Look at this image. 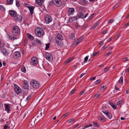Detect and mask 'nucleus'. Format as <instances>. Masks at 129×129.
Returning a JSON list of instances; mask_svg holds the SVG:
<instances>
[{"mask_svg":"<svg viewBox=\"0 0 129 129\" xmlns=\"http://www.w3.org/2000/svg\"><path fill=\"white\" fill-rule=\"evenodd\" d=\"M35 33L36 36L39 37H41L44 35L43 30L40 27H37L35 29Z\"/></svg>","mask_w":129,"mask_h":129,"instance_id":"f257e3e1","label":"nucleus"},{"mask_svg":"<svg viewBox=\"0 0 129 129\" xmlns=\"http://www.w3.org/2000/svg\"><path fill=\"white\" fill-rule=\"evenodd\" d=\"M11 33L13 35L16 36L18 35L20 33V29L17 26H13L12 27Z\"/></svg>","mask_w":129,"mask_h":129,"instance_id":"f03ea898","label":"nucleus"},{"mask_svg":"<svg viewBox=\"0 0 129 129\" xmlns=\"http://www.w3.org/2000/svg\"><path fill=\"white\" fill-rule=\"evenodd\" d=\"M30 83L32 87L34 88H38L40 86L39 83L38 81L33 80L30 81Z\"/></svg>","mask_w":129,"mask_h":129,"instance_id":"7ed1b4c3","label":"nucleus"},{"mask_svg":"<svg viewBox=\"0 0 129 129\" xmlns=\"http://www.w3.org/2000/svg\"><path fill=\"white\" fill-rule=\"evenodd\" d=\"M45 55L46 59L48 61H51L53 59V57L51 54L47 52H45Z\"/></svg>","mask_w":129,"mask_h":129,"instance_id":"20e7f679","label":"nucleus"},{"mask_svg":"<svg viewBox=\"0 0 129 129\" xmlns=\"http://www.w3.org/2000/svg\"><path fill=\"white\" fill-rule=\"evenodd\" d=\"M45 22L47 24H49L52 20V19L51 16L49 14L46 15L45 18Z\"/></svg>","mask_w":129,"mask_h":129,"instance_id":"39448f33","label":"nucleus"},{"mask_svg":"<svg viewBox=\"0 0 129 129\" xmlns=\"http://www.w3.org/2000/svg\"><path fill=\"white\" fill-rule=\"evenodd\" d=\"M38 62V59L36 57H33L31 59L30 63L32 65L35 66L37 64Z\"/></svg>","mask_w":129,"mask_h":129,"instance_id":"423d86ee","label":"nucleus"},{"mask_svg":"<svg viewBox=\"0 0 129 129\" xmlns=\"http://www.w3.org/2000/svg\"><path fill=\"white\" fill-rule=\"evenodd\" d=\"M53 3L56 6L60 7L62 5V3L60 0H52Z\"/></svg>","mask_w":129,"mask_h":129,"instance_id":"0eeeda50","label":"nucleus"},{"mask_svg":"<svg viewBox=\"0 0 129 129\" xmlns=\"http://www.w3.org/2000/svg\"><path fill=\"white\" fill-rule=\"evenodd\" d=\"M15 90L16 92L17 93H20L21 92V90L20 88L17 85H14Z\"/></svg>","mask_w":129,"mask_h":129,"instance_id":"6e6552de","label":"nucleus"},{"mask_svg":"<svg viewBox=\"0 0 129 129\" xmlns=\"http://www.w3.org/2000/svg\"><path fill=\"white\" fill-rule=\"evenodd\" d=\"M4 106L5 108V111L9 113V112L11 110V107L10 106L7 104H5Z\"/></svg>","mask_w":129,"mask_h":129,"instance_id":"1a4fd4ad","label":"nucleus"},{"mask_svg":"<svg viewBox=\"0 0 129 129\" xmlns=\"http://www.w3.org/2000/svg\"><path fill=\"white\" fill-rule=\"evenodd\" d=\"M16 20L17 21L21 22L22 20V17L20 15L16 14V15L15 17Z\"/></svg>","mask_w":129,"mask_h":129,"instance_id":"9d476101","label":"nucleus"},{"mask_svg":"<svg viewBox=\"0 0 129 129\" xmlns=\"http://www.w3.org/2000/svg\"><path fill=\"white\" fill-rule=\"evenodd\" d=\"M20 54L19 52L16 51L15 52L13 55V57L15 59L17 58L20 57Z\"/></svg>","mask_w":129,"mask_h":129,"instance_id":"9b49d317","label":"nucleus"},{"mask_svg":"<svg viewBox=\"0 0 129 129\" xmlns=\"http://www.w3.org/2000/svg\"><path fill=\"white\" fill-rule=\"evenodd\" d=\"M9 13L10 15L13 17H15L17 13L15 11L12 10H9Z\"/></svg>","mask_w":129,"mask_h":129,"instance_id":"f8f14e48","label":"nucleus"},{"mask_svg":"<svg viewBox=\"0 0 129 129\" xmlns=\"http://www.w3.org/2000/svg\"><path fill=\"white\" fill-rule=\"evenodd\" d=\"M74 9L73 8H69V9L68 13L70 15H73L74 13Z\"/></svg>","mask_w":129,"mask_h":129,"instance_id":"ddd939ff","label":"nucleus"},{"mask_svg":"<svg viewBox=\"0 0 129 129\" xmlns=\"http://www.w3.org/2000/svg\"><path fill=\"white\" fill-rule=\"evenodd\" d=\"M83 39V38L82 37H80L79 39H77L75 41V43L76 45H77Z\"/></svg>","mask_w":129,"mask_h":129,"instance_id":"4468645a","label":"nucleus"},{"mask_svg":"<svg viewBox=\"0 0 129 129\" xmlns=\"http://www.w3.org/2000/svg\"><path fill=\"white\" fill-rule=\"evenodd\" d=\"M77 19L76 16H72L70 17L69 19L70 21L72 22L76 20Z\"/></svg>","mask_w":129,"mask_h":129,"instance_id":"2eb2a0df","label":"nucleus"},{"mask_svg":"<svg viewBox=\"0 0 129 129\" xmlns=\"http://www.w3.org/2000/svg\"><path fill=\"white\" fill-rule=\"evenodd\" d=\"M27 38L31 40H33L34 39V38L29 34L28 33L27 34Z\"/></svg>","mask_w":129,"mask_h":129,"instance_id":"dca6fc26","label":"nucleus"},{"mask_svg":"<svg viewBox=\"0 0 129 129\" xmlns=\"http://www.w3.org/2000/svg\"><path fill=\"white\" fill-rule=\"evenodd\" d=\"M1 51L3 52V53L6 55H8L9 54L7 50L5 49H3L1 50Z\"/></svg>","mask_w":129,"mask_h":129,"instance_id":"f3484780","label":"nucleus"},{"mask_svg":"<svg viewBox=\"0 0 129 129\" xmlns=\"http://www.w3.org/2000/svg\"><path fill=\"white\" fill-rule=\"evenodd\" d=\"M23 87L24 88L27 89L28 88V84L26 82H24L22 84Z\"/></svg>","mask_w":129,"mask_h":129,"instance_id":"a211bd4d","label":"nucleus"},{"mask_svg":"<svg viewBox=\"0 0 129 129\" xmlns=\"http://www.w3.org/2000/svg\"><path fill=\"white\" fill-rule=\"evenodd\" d=\"M7 37L9 39H11L12 41H14L15 39H16V37H12L11 36H10V35L8 34H7Z\"/></svg>","mask_w":129,"mask_h":129,"instance_id":"6ab92c4d","label":"nucleus"},{"mask_svg":"<svg viewBox=\"0 0 129 129\" xmlns=\"http://www.w3.org/2000/svg\"><path fill=\"white\" fill-rule=\"evenodd\" d=\"M27 8L28 9L30 14H33V11L34 10V8L31 6H28Z\"/></svg>","mask_w":129,"mask_h":129,"instance_id":"aec40b11","label":"nucleus"},{"mask_svg":"<svg viewBox=\"0 0 129 129\" xmlns=\"http://www.w3.org/2000/svg\"><path fill=\"white\" fill-rule=\"evenodd\" d=\"M57 38L60 40H61L63 39V36L60 34H58L57 35Z\"/></svg>","mask_w":129,"mask_h":129,"instance_id":"412c9836","label":"nucleus"},{"mask_svg":"<svg viewBox=\"0 0 129 129\" xmlns=\"http://www.w3.org/2000/svg\"><path fill=\"white\" fill-rule=\"evenodd\" d=\"M106 113H106L105 114L109 118L111 119L112 117L111 114L108 111H107Z\"/></svg>","mask_w":129,"mask_h":129,"instance_id":"4be33fe9","label":"nucleus"},{"mask_svg":"<svg viewBox=\"0 0 129 129\" xmlns=\"http://www.w3.org/2000/svg\"><path fill=\"white\" fill-rule=\"evenodd\" d=\"M70 38L72 40H75V35L74 34H71L69 36Z\"/></svg>","mask_w":129,"mask_h":129,"instance_id":"5701e85b","label":"nucleus"},{"mask_svg":"<svg viewBox=\"0 0 129 129\" xmlns=\"http://www.w3.org/2000/svg\"><path fill=\"white\" fill-rule=\"evenodd\" d=\"M78 17L79 18H83L84 17V14L83 13H80L79 14Z\"/></svg>","mask_w":129,"mask_h":129,"instance_id":"b1692460","label":"nucleus"},{"mask_svg":"<svg viewBox=\"0 0 129 129\" xmlns=\"http://www.w3.org/2000/svg\"><path fill=\"white\" fill-rule=\"evenodd\" d=\"M109 104L114 109H115L116 107V106L113 104V103H109Z\"/></svg>","mask_w":129,"mask_h":129,"instance_id":"393cba45","label":"nucleus"},{"mask_svg":"<svg viewBox=\"0 0 129 129\" xmlns=\"http://www.w3.org/2000/svg\"><path fill=\"white\" fill-rule=\"evenodd\" d=\"M21 70L22 72L24 73H25L26 72V70L24 66H22L21 68Z\"/></svg>","mask_w":129,"mask_h":129,"instance_id":"a878e982","label":"nucleus"},{"mask_svg":"<svg viewBox=\"0 0 129 129\" xmlns=\"http://www.w3.org/2000/svg\"><path fill=\"white\" fill-rule=\"evenodd\" d=\"M73 58H71L68 59L67 61H66L65 62V63L66 64L71 61L73 59Z\"/></svg>","mask_w":129,"mask_h":129,"instance_id":"bb28decb","label":"nucleus"},{"mask_svg":"<svg viewBox=\"0 0 129 129\" xmlns=\"http://www.w3.org/2000/svg\"><path fill=\"white\" fill-rule=\"evenodd\" d=\"M36 2L40 6H41L42 5L41 0H36Z\"/></svg>","mask_w":129,"mask_h":129,"instance_id":"cd10ccee","label":"nucleus"},{"mask_svg":"<svg viewBox=\"0 0 129 129\" xmlns=\"http://www.w3.org/2000/svg\"><path fill=\"white\" fill-rule=\"evenodd\" d=\"M13 0H7V3L8 4H10L13 3Z\"/></svg>","mask_w":129,"mask_h":129,"instance_id":"c85d7f7f","label":"nucleus"},{"mask_svg":"<svg viewBox=\"0 0 129 129\" xmlns=\"http://www.w3.org/2000/svg\"><path fill=\"white\" fill-rule=\"evenodd\" d=\"M123 78L122 77H121L119 80V83L120 84H122L123 82Z\"/></svg>","mask_w":129,"mask_h":129,"instance_id":"c756f323","label":"nucleus"},{"mask_svg":"<svg viewBox=\"0 0 129 129\" xmlns=\"http://www.w3.org/2000/svg\"><path fill=\"white\" fill-rule=\"evenodd\" d=\"M100 24V22L99 21H98L96 22L95 24H94V26H95V27H97V26H98Z\"/></svg>","mask_w":129,"mask_h":129,"instance_id":"7c9ffc66","label":"nucleus"},{"mask_svg":"<svg viewBox=\"0 0 129 129\" xmlns=\"http://www.w3.org/2000/svg\"><path fill=\"white\" fill-rule=\"evenodd\" d=\"M35 41H36V42L39 45H41L42 44V43L41 41L40 40H39L37 39H36L35 40Z\"/></svg>","mask_w":129,"mask_h":129,"instance_id":"2f4dec72","label":"nucleus"},{"mask_svg":"<svg viewBox=\"0 0 129 129\" xmlns=\"http://www.w3.org/2000/svg\"><path fill=\"white\" fill-rule=\"evenodd\" d=\"M0 10L3 11H4L5 10V9L3 6L0 5Z\"/></svg>","mask_w":129,"mask_h":129,"instance_id":"473e14b6","label":"nucleus"},{"mask_svg":"<svg viewBox=\"0 0 129 129\" xmlns=\"http://www.w3.org/2000/svg\"><path fill=\"white\" fill-rule=\"evenodd\" d=\"M98 119L99 120H100V121L104 120L105 119L104 118H103V117H102V116H100L98 118Z\"/></svg>","mask_w":129,"mask_h":129,"instance_id":"72a5a7b5","label":"nucleus"},{"mask_svg":"<svg viewBox=\"0 0 129 129\" xmlns=\"http://www.w3.org/2000/svg\"><path fill=\"white\" fill-rule=\"evenodd\" d=\"M99 53L98 52H95L92 54V55L91 56V57H93L98 54Z\"/></svg>","mask_w":129,"mask_h":129,"instance_id":"f704fd0d","label":"nucleus"},{"mask_svg":"<svg viewBox=\"0 0 129 129\" xmlns=\"http://www.w3.org/2000/svg\"><path fill=\"white\" fill-rule=\"evenodd\" d=\"M93 125L94 126H99V124L96 123L95 122H94L93 123Z\"/></svg>","mask_w":129,"mask_h":129,"instance_id":"c9c22d12","label":"nucleus"},{"mask_svg":"<svg viewBox=\"0 0 129 129\" xmlns=\"http://www.w3.org/2000/svg\"><path fill=\"white\" fill-rule=\"evenodd\" d=\"M10 128V127L8 125H6L4 126V129H9Z\"/></svg>","mask_w":129,"mask_h":129,"instance_id":"e433bc0d","label":"nucleus"},{"mask_svg":"<svg viewBox=\"0 0 129 129\" xmlns=\"http://www.w3.org/2000/svg\"><path fill=\"white\" fill-rule=\"evenodd\" d=\"M56 43L59 46H61L62 45L61 43V40L59 42L58 41H57Z\"/></svg>","mask_w":129,"mask_h":129,"instance_id":"4c0bfd02","label":"nucleus"},{"mask_svg":"<svg viewBox=\"0 0 129 129\" xmlns=\"http://www.w3.org/2000/svg\"><path fill=\"white\" fill-rule=\"evenodd\" d=\"M27 39L26 38L25 39L23 43L24 45V46H25L27 45Z\"/></svg>","mask_w":129,"mask_h":129,"instance_id":"58836bf2","label":"nucleus"},{"mask_svg":"<svg viewBox=\"0 0 129 129\" xmlns=\"http://www.w3.org/2000/svg\"><path fill=\"white\" fill-rule=\"evenodd\" d=\"M16 6L17 7H19L20 6V5H19V2L18 1H16Z\"/></svg>","mask_w":129,"mask_h":129,"instance_id":"ea45409f","label":"nucleus"},{"mask_svg":"<svg viewBox=\"0 0 129 129\" xmlns=\"http://www.w3.org/2000/svg\"><path fill=\"white\" fill-rule=\"evenodd\" d=\"M94 14H93L92 15L90 16L88 18V19L89 20H90L92 19V18L94 17Z\"/></svg>","mask_w":129,"mask_h":129,"instance_id":"a19ab883","label":"nucleus"},{"mask_svg":"<svg viewBox=\"0 0 129 129\" xmlns=\"http://www.w3.org/2000/svg\"><path fill=\"white\" fill-rule=\"evenodd\" d=\"M88 56H87L84 58V61L85 62L88 60Z\"/></svg>","mask_w":129,"mask_h":129,"instance_id":"79ce46f5","label":"nucleus"},{"mask_svg":"<svg viewBox=\"0 0 129 129\" xmlns=\"http://www.w3.org/2000/svg\"><path fill=\"white\" fill-rule=\"evenodd\" d=\"M100 95V94L97 93L95 94L94 96V97H95L96 98L99 97Z\"/></svg>","mask_w":129,"mask_h":129,"instance_id":"37998d69","label":"nucleus"},{"mask_svg":"<svg viewBox=\"0 0 129 129\" xmlns=\"http://www.w3.org/2000/svg\"><path fill=\"white\" fill-rule=\"evenodd\" d=\"M114 21V20L113 19H111L109 20L108 23H112Z\"/></svg>","mask_w":129,"mask_h":129,"instance_id":"c03bdc74","label":"nucleus"},{"mask_svg":"<svg viewBox=\"0 0 129 129\" xmlns=\"http://www.w3.org/2000/svg\"><path fill=\"white\" fill-rule=\"evenodd\" d=\"M45 49L46 50L49 48V44H46Z\"/></svg>","mask_w":129,"mask_h":129,"instance_id":"a18cd8bd","label":"nucleus"},{"mask_svg":"<svg viewBox=\"0 0 129 129\" xmlns=\"http://www.w3.org/2000/svg\"><path fill=\"white\" fill-rule=\"evenodd\" d=\"M101 82V81L99 80H97L95 82V84H97Z\"/></svg>","mask_w":129,"mask_h":129,"instance_id":"49530a36","label":"nucleus"},{"mask_svg":"<svg viewBox=\"0 0 129 129\" xmlns=\"http://www.w3.org/2000/svg\"><path fill=\"white\" fill-rule=\"evenodd\" d=\"M85 90H84L82 91H81L80 93V94L81 95H82L84 94H85Z\"/></svg>","mask_w":129,"mask_h":129,"instance_id":"de8ad7c7","label":"nucleus"},{"mask_svg":"<svg viewBox=\"0 0 129 129\" xmlns=\"http://www.w3.org/2000/svg\"><path fill=\"white\" fill-rule=\"evenodd\" d=\"M69 112H67L66 113V114H64L63 116V118L65 117H66L69 114Z\"/></svg>","mask_w":129,"mask_h":129,"instance_id":"09e8293b","label":"nucleus"},{"mask_svg":"<svg viewBox=\"0 0 129 129\" xmlns=\"http://www.w3.org/2000/svg\"><path fill=\"white\" fill-rule=\"evenodd\" d=\"M109 69V67H107L104 69V72H106Z\"/></svg>","mask_w":129,"mask_h":129,"instance_id":"8fccbe9b","label":"nucleus"},{"mask_svg":"<svg viewBox=\"0 0 129 129\" xmlns=\"http://www.w3.org/2000/svg\"><path fill=\"white\" fill-rule=\"evenodd\" d=\"M106 88V86H103L101 87V90H104Z\"/></svg>","mask_w":129,"mask_h":129,"instance_id":"3c124183","label":"nucleus"},{"mask_svg":"<svg viewBox=\"0 0 129 129\" xmlns=\"http://www.w3.org/2000/svg\"><path fill=\"white\" fill-rule=\"evenodd\" d=\"M107 47V46H104L102 48L101 50H104Z\"/></svg>","mask_w":129,"mask_h":129,"instance_id":"603ef678","label":"nucleus"},{"mask_svg":"<svg viewBox=\"0 0 129 129\" xmlns=\"http://www.w3.org/2000/svg\"><path fill=\"white\" fill-rule=\"evenodd\" d=\"M121 103L122 101H119L117 103V105L119 106Z\"/></svg>","mask_w":129,"mask_h":129,"instance_id":"864d4df0","label":"nucleus"},{"mask_svg":"<svg viewBox=\"0 0 129 129\" xmlns=\"http://www.w3.org/2000/svg\"><path fill=\"white\" fill-rule=\"evenodd\" d=\"M43 111H44V110H43L42 111V109H41V113L40 114L41 115V117L42 116H44V115H43V116H42V112H43Z\"/></svg>","mask_w":129,"mask_h":129,"instance_id":"5fc2aeb1","label":"nucleus"},{"mask_svg":"<svg viewBox=\"0 0 129 129\" xmlns=\"http://www.w3.org/2000/svg\"><path fill=\"white\" fill-rule=\"evenodd\" d=\"M75 91V90H72L71 91L70 93V94H72V93H74Z\"/></svg>","mask_w":129,"mask_h":129,"instance_id":"6e6d98bb","label":"nucleus"},{"mask_svg":"<svg viewBox=\"0 0 129 129\" xmlns=\"http://www.w3.org/2000/svg\"><path fill=\"white\" fill-rule=\"evenodd\" d=\"M31 98V96H28L26 99V100H27V101H28V100H29Z\"/></svg>","mask_w":129,"mask_h":129,"instance_id":"4d7b16f0","label":"nucleus"},{"mask_svg":"<svg viewBox=\"0 0 129 129\" xmlns=\"http://www.w3.org/2000/svg\"><path fill=\"white\" fill-rule=\"evenodd\" d=\"M75 120V119L74 118L71 119L70 120V121H69V123H71L73 122V121Z\"/></svg>","mask_w":129,"mask_h":129,"instance_id":"13d9d810","label":"nucleus"},{"mask_svg":"<svg viewBox=\"0 0 129 129\" xmlns=\"http://www.w3.org/2000/svg\"><path fill=\"white\" fill-rule=\"evenodd\" d=\"M112 53V52H110L108 53L107 54H106V55L107 56H109L110 54H111Z\"/></svg>","mask_w":129,"mask_h":129,"instance_id":"bf43d9fd","label":"nucleus"},{"mask_svg":"<svg viewBox=\"0 0 129 129\" xmlns=\"http://www.w3.org/2000/svg\"><path fill=\"white\" fill-rule=\"evenodd\" d=\"M95 28V26L94 25H93L90 28V29L91 30L94 29Z\"/></svg>","mask_w":129,"mask_h":129,"instance_id":"052dcab7","label":"nucleus"},{"mask_svg":"<svg viewBox=\"0 0 129 129\" xmlns=\"http://www.w3.org/2000/svg\"><path fill=\"white\" fill-rule=\"evenodd\" d=\"M108 31L107 30H104L103 31V34H105Z\"/></svg>","mask_w":129,"mask_h":129,"instance_id":"680f3d73","label":"nucleus"},{"mask_svg":"<svg viewBox=\"0 0 129 129\" xmlns=\"http://www.w3.org/2000/svg\"><path fill=\"white\" fill-rule=\"evenodd\" d=\"M128 60V59L127 57H126L124 59V61H126Z\"/></svg>","mask_w":129,"mask_h":129,"instance_id":"e2e57ef3","label":"nucleus"},{"mask_svg":"<svg viewBox=\"0 0 129 129\" xmlns=\"http://www.w3.org/2000/svg\"><path fill=\"white\" fill-rule=\"evenodd\" d=\"M112 39L111 38H110L107 40V41L108 42H109Z\"/></svg>","mask_w":129,"mask_h":129,"instance_id":"0e129e2a","label":"nucleus"},{"mask_svg":"<svg viewBox=\"0 0 129 129\" xmlns=\"http://www.w3.org/2000/svg\"><path fill=\"white\" fill-rule=\"evenodd\" d=\"M85 74H84V73H82V74H81L80 75V78H81Z\"/></svg>","mask_w":129,"mask_h":129,"instance_id":"69168bd1","label":"nucleus"},{"mask_svg":"<svg viewBox=\"0 0 129 129\" xmlns=\"http://www.w3.org/2000/svg\"><path fill=\"white\" fill-rule=\"evenodd\" d=\"M88 15V13H86V14L84 16V18H86L87 17V16Z\"/></svg>","mask_w":129,"mask_h":129,"instance_id":"338daca9","label":"nucleus"},{"mask_svg":"<svg viewBox=\"0 0 129 129\" xmlns=\"http://www.w3.org/2000/svg\"><path fill=\"white\" fill-rule=\"evenodd\" d=\"M112 49V47H109L108 48V49L109 50H111Z\"/></svg>","mask_w":129,"mask_h":129,"instance_id":"774afa93","label":"nucleus"}]
</instances>
